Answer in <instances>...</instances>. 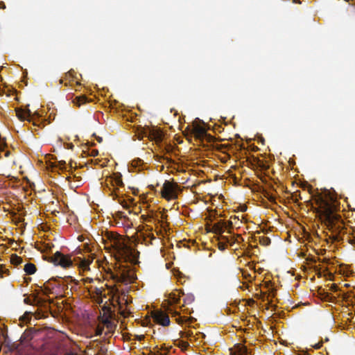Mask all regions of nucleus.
Wrapping results in <instances>:
<instances>
[{"label": "nucleus", "instance_id": "nucleus-1", "mask_svg": "<svg viewBox=\"0 0 355 355\" xmlns=\"http://www.w3.org/2000/svg\"><path fill=\"white\" fill-rule=\"evenodd\" d=\"M104 248L114 254L118 260L134 262L138 257V252L128 245L124 239L112 232H105L101 237Z\"/></svg>", "mask_w": 355, "mask_h": 355}, {"label": "nucleus", "instance_id": "nucleus-2", "mask_svg": "<svg viewBox=\"0 0 355 355\" xmlns=\"http://www.w3.org/2000/svg\"><path fill=\"white\" fill-rule=\"evenodd\" d=\"M331 202H329L324 200H322L320 204V209L321 212V217L325 220L328 225H331L336 219L334 214L336 205L333 199Z\"/></svg>", "mask_w": 355, "mask_h": 355}, {"label": "nucleus", "instance_id": "nucleus-3", "mask_svg": "<svg viewBox=\"0 0 355 355\" xmlns=\"http://www.w3.org/2000/svg\"><path fill=\"white\" fill-rule=\"evenodd\" d=\"M102 184H104L109 190L114 193L115 196H118L116 191L123 186L121 175L119 173H114L109 176H106Z\"/></svg>", "mask_w": 355, "mask_h": 355}, {"label": "nucleus", "instance_id": "nucleus-4", "mask_svg": "<svg viewBox=\"0 0 355 355\" xmlns=\"http://www.w3.org/2000/svg\"><path fill=\"white\" fill-rule=\"evenodd\" d=\"M177 185L169 181H166L162 188V196L167 200L178 198L176 192Z\"/></svg>", "mask_w": 355, "mask_h": 355}, {"label": "nucleus", "instance_id": "nucleus-5", "mask_svg": "<svg viewBox=\"0 0 355 355\" xmlns=\"http://www.w3.org/2000/svg\"><path fill=\"white\" fill-rule=\"evenodd\" d=\"M110 277L116 282L127 284L132 281V275L125 268L119 269L110 272Z\"/></svg>", "mask_w": 355, "mask_h": 355}, {"label": "nucleus", "instance_id": "nucleus-6", "mask_svg": "<svg viewBox=\"0 0 355 355\" xmlns=\"http://www.w3.org/2000/svg\"><path fill=\"white\" fill-rule=\"evenodd\" d=\"M53 261L55 264L64 268L70 267L73 263L71 257L64 255L58 252L53 255Z\"/></svg>", "mask_w": 355, "mask_h": 355}, {"label": "nucleus", "instance_id": "nucleus-7", "mask_svg": "<svg viewBox=\"0 0 355 355\" xmlns=\"http://www.w3.org/2000/svg\"><path fill=\"white\" fill-rule=\"evenodd\" d=\"M153 318L155 322L164 327L170 324L168 315L163 311H155L153 313Z\"/></svg>", "mask_w": 355, "mask_h": 355}, {"label": "nucleus", "instance_id": "nucleus-8", "mask_svg": "<svg viewBox=\"0 0 355 355\" xmlns=\"http://www.w3.org/2000/svg\"><path fill=\"white\" fill-rule=\"evenodd\" d=\"M87 289L88 290L91 297L95 299V300L99 304L103 302L102 287H98L96 284L90 285L89 287H87Z\"/></svg>", "mask_w": 355, "mask_h": 355}, {"label": "nucleus", "instance_id": "nucleus-9", "mask_svg": "<svg viewBox=\"0 0 355 355\" xmlns=\"http://www.w3.org/2000/svg\"><path fill=\"white\" fill-rule=\"evenodd\" d=\"M232 225V223L231 221L225 222L223 220H220L219 222L214 224L212 230L215 234L222 235L225 229H229Z\"/></svg>", "mask_w": 355, "mask_h": 355}, {"label": "nucleus", "instance_id": "nucleus-10", "mask_svg": "<svg viewBox=\"0 0 355 355\" xmlns=\"http://www.w3.org/2000/svg\"><path fill=\"white\" fill-rule=\"evenodd\" d=\"M17 116L21 121L31 120L32 116V112L30 110H16Z\"/></svg>", "mask_w": 355, "mask_h": 355}, {"label": "nucleus", "instance_id": "nucleus-11", "mask_svg": "<svg viewBox=\"0 0 355 355\" xmlns=\"http://www.w3.org/2000/svg\"><path fill=\"white\" fill-rule=\"evenodd\" d=\"M193 132L196 137H203L206 134L205 128L198 124L193 125Z\"/></svg>", "mask_w": 355, "mask_h": 355}, {"label": "nucleus", "instance_id": "nucleus-12", "mask_svg": "<svg viewBox=\"0 0 355 355\" xmlns=\"http://www.w3.org/2000/svg\"><path fill=\"white\" fill-rule=\"evenodd\" d=\"M83 280L86 288L89 287V284L96 285V284H100V280L97 278L85 277Z\"/></svg>", "mask_w": 355, "mask_h": 355}, {"label": "nucleus", "instance_id": "nucleus-13", "mask_svg": "<svg viewBox=\"0 0 355 355\" xmlns=\"http://www.w3.org/2000/svg\"><path fill=\"white\" fill-rule=\"evenodd\" d=\"M149 137L152 139H155L157 141H159L162 140V136L159 132L155 130H149Z\"/></svg>", "mask_w": 355, "mask_h": 355}, {"label": "nucleus", "instance_id": "nucleus-14", "mask_svg": "<svg viewBox=\"0 0 355 355\" xmlns=\"http://www.w3.org/2000/svg\"><path fill=\"white\" fill-rule=\"evenodd\" d=\"M24 271L26 272V274L28 275H33L35 272L36 271V267L34 264L33 263H26L25 266H24Z\"/></svg>", "mask_w": 355, "mask_h": 355}, {"label": "nucleus", "instance_id": "nucleus-15", "mask_svg": "<svg viewBox=\"0 0 355 355\" xmlns=\"http://www.w3.org/2000/svg\"><path fill=\"white\" fill-rule=\"evenodd\" d=\"M73 102L75 105L80 106L87 102V97L85 96H76Z\"/></svg>", "mask_w": 355, "mask_h": 355}, {"label": "nucleus", "instance_id": "nucleus-16", "mask_svg": "<svg viewBox=\"0 0 355 355\" xmlns=\"http://www.w3.org/2000/svg\"><path fill=\"white\" fill-rule=\"evenodd\" d=\"M31 315L32 312L26 311L21 317H20L19 320L23 323H27L31 320Z\"/></svg>", "mask_w": 355, "mask_h": 355}, {"label": "nucleus", "instance_id": "nucleus-17", "mask_svg": "<svg viewBox=\"0 0 355 355\" xmlns=\"http://www.w3.org/2000/svg\"><path fill=\"white\" fill-rule=\"evenodd\" d=\"M221 238L224 240H225V242L220 241L218 243V248L221 250H223L226 248V243H230V239L227 236H221Z\"/></svg>", "mask_w": 355, "mask_h": 355}, {"label": "nucleus", "instance_id": "nucleus-18", "mask_svg": "<svg viewBox=\"0 0 355 355\" xmlns=\"http://www.w3.org/2000/svg\"><path fill=\"white\" fill-rule=\"evenodd\" d=\"M180 301L179 294L172 293L170 295L169 302L171 304H178Z\"/></svg>", "mask_w": 355, "mask_h": 355}, {"label": "nucleus", "instance_id": "nucleus-19", "mask_svg": "<svg viewBox=\"0 0 355 355\" xmlns=\"http://www.w3.org/2000/svg\"><path fill=\"white\" fill-rule=\"evenodd\" d=\"M91 261L85 258L80 259V266L83 269L86 270L88 268Z\"/></svg>", "mask_w": 355, "mask_h": 355}, {"label": "nucleus", "instance_id": "nucleus-20", "mask_svg": "<svg viewBox=\"0 0 355 355\" xmlns=\"http://www.w3.org/2000/svg\"><path fill=\"white\" fill-rule=\"evenodd\" d=\"M12 261L13 263L19 264L21 263V259L20 257H19L17 256H15V257H12Z\"/></svg>", "mask_w": 355, "mask_h": 355}, {"label": "nucleus", "instance_id": "nucleus-21", "mask_svg": "<svg viewBox=\"0 0 355 355\" xmlns=\"http://www.w3.org/2000/svg\"><path fill=\"white\" fill-rule=\"evenodd\" d=\"M24 302H25L26 304H32V302H31V300H30V298H29V297H26V298H25V299H24Z\"/></svg>", "mask_w": 355, "mask_h": 355}, {"label": "nucleus", "instance_id": "nucleus-22", "mask_svg": "<svg viewBox=\"0 0 355 355\" xmlns=\"http://www.w3.org/2000/svg\"><path fill=\"white\" fill-rule=\"evenodd\" d=\"M105 324H106V325H107V327L108 328H110V329L112 328V324H111V322H109V321L106 320V321H105Z\"/></svg>", "mask_w": 355, "mask_h": 355}, {"label": "nucleus", "instance_id": "nucleus-23", "mask_svg": "<svg viewBox=\"0 0 355 355\" xmlns=\"http://www.w3.org/2000/svg\"><path fill=\"white\" fill-rule=\"evenodd\" d=\"M102 334V329H100L99 327H98L97 329V331H96V335L99 336Z\"/></svg>", "mask_w": 355, "mask_h": 355}, {"label": "nucleus", "instance_id": "nucleus-24", "mask_svg": "<svg viewBox=\"0 0 355 355\" xmlns=\"http://www.w3.org/2000/svg\"><path fill=\"white\" fill-rule=\"evenodd\" d=\"M137 338L138 340H141L144 338V335L137 336Z\"/></svg>", "mask_w": 355, "mask_h": 355}, {"label": "nucleus", "instance_id": "nucleus-25", "mask_svg": "<svg viewBox=\"0 0 355 355\" xmlns=\"http://www.w3.org/2000/svg\"><path fill=\"white\" fill-rule=\"evenodd\" d=\"M321 346H322V345H321L320 343H318V344H316V345L314 346V347H315V349H320V348L321 347Z\"/></svg>", "mask_w": 355, "mask_h": 355}, {"label": "nucleus", "instance_id": "nucleus-26", "mask_svg": "<svg viewBox=\"0 0 355 355\" xmlns=\"http://www.w3.org/2000/svg\"><path fill=\"white\" fill-rule=\"evenodd\" d=\"M246 209H247V207H245V206H243V207H241V211H246Z\"/></svg>", "mask_w": 355, "mask_h": 355}, {"label": "nucleus", "instance_id": "nucleus-27", "mask_svg": "<svg viewBox=\"0 0 355 355\" xmlns=\"http://www.w3.org/2000/svg\"><path fill=\"white\" fill-rule=\"evenodd\" d=\"M264 242L266 244H268L270 242V240L268 238H266V241H264Z\"/></svg>", "mask_w": 355, "mask_h": 355}, {"label": "nucleus", "instance_id": "nucleus-28", "mask_svg": "<svg viewBox=\"0 0 355 355\" xmlns=\"http://www.w3.org/2000/svg\"><path fill=\"white\" fill-rule=\"evenodd\" d=\"M8 154H9L8 152L6 153V157L8 156Z\"/></svg>", "mask_w": 355, "mask_h": 355}, {"label": "nucleus", "instance_id": "nucleus-29", "mask_svg": "<svg viewBox=\"0 0 355 355\" xmlns=\"http://www.w3.org/2000/svg\"><path fill=\"white\" fill-rule=\"evenodd\" d=\"M298 0H293V2L297 3Z\"/></svg>", "mask_w": 355, "mask_h": 355}, {"label": "nucleus", "instance_id": "nucleus-30", "mask_svg": "<svg viewBox=\"0 0 355 355\" xmlns=\"http://www.w3.org/2000/svg\"><path fill=\"white\" fill-rule=\"evenodd\" d=\"M62 165H63V163H61V164H60V168H62Z\"/></svg>", "mask_w": 355, "mask_h": 355}]
</instances>
